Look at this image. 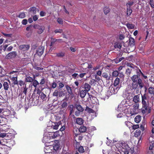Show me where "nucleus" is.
Wrapping results in <instances>:
<instances>
[{"label": "nucleus", "mask_w": 154, "mask_h": 154, "mask_svg": "<svg viewBox=\"0 0 154 154\" xmlns=\"http://www.w3.org/2000/svg\"><path fill=\"white\" fill-rule=\"evenodd\" d=\"M103 11L105 14H107L110 11V9L109 7L106 6L103 8Z\"/></svg>", "instance_id": "nucleus-30"}, {"label": "nucleus", "mask_w": 154, "mask_h": 154, "mask_svg": "<svg viewBox=\"0 0 154 154\" xmlns=\"http://www.w3.org/2000/svg\"><path fill=\"white\" fill-rule=\"evenodd\" d=\"M60 143H55L53 145V146L51 147H53V148L54 150H58L60 147Z\"/></svg>", "instance_id": "nucleus-19"}, {"label": "nucleus", "mask_w": 154, "mask_h": 154, "mask_svg": "<svg viewBox=\"0 0 154 154\" xmlns=\"http://www.w3.org/2000/svg\"><path fill=\"white\" fill-rule=\"evenodd\" d=\"M86 73L85 72L80 73L77 76V78H82L84 77V76L86 75Z\"/></svg>", "instance_id": "nucleus-45"}, {"label": "nucleus", "mask_w": 154, "mask_h": 154, "mask_svg": "<svg viewBox=\"0 0 154 154\" xmlns=\"http://www.w3.org/2000/svg\"><path fill=\"white\" fill-rule=\"evenodd\" d=\"M125 125L128 127L129 128H130V126L132 124L129 121H126L125 122Z\"/></svg>", "instance_id": "nucleus-46"}, {"label": "nucleus", "mask_w": 154, "mask_h": 154, "mask_svg": "<svg viewBox=\"0 0 154 154\" xmlns=\"http://www.w3.org/2000/svg\"><path fill=\"white\" fill-rule=\"evenodd\" d=\"M59 95V92L57 90H55L53 93V95L54 96H58Z\"/></svg>", "instance_id": "nucleus-54"}, {"label": "nucleus", "mask_w": 154, "mask_h": 154, "mask_svg": "<svg viewBox=\"0 0 154 154\" xmlns=\"http://www.w3.org/2000/svg\"><path fill=\"white\" fill-rule=\"evenodd\" d=\"M0 73L2 75V76L5 75V70L3 68L0 69Z\"/></svg>", "instance_id": "nucleus-47"}, {"label": "nucleus", "mask_w": 154, "mask_h": 154, "mask_svg": "<svg viewBox=\"0 0 154 154\" xmlns=\"http://www.w3.org/2000/svg\"><path fill=\"white\" fill-rule=\"evenodd\" d=\"M154 148V142L152 143V145L150 144L149 147V150L148 151L147 154H153V148Z\"/></svg>", "instance_id": "nucleus-15"}, {"label": "nucleus", "mask_w": 154, "mask_h": 154, "mask_svg": "<svg viewBox=\"0 0 154 154\" xmlns=\"http://www.w3.org/2000/svg\"><path fill=\"white\" fill-rule=\"evenodd\" d=\"M58 132H50L47 134L46 136H44L42 141L43 143H47L49 141L48 140L54 139L59 136Z\"/></svg>", "instance_id": "nucleus-3"}, {"label": "nucleus", "mask_w": 154, "mask_h": 154, "mask_svg": "<svg viewBox=\"0 0 154 154\" xmlns=\"http://www.w3.org/2000/svg\"><path fill=\"white\" fill-rule=\"evenodd\" d=\"M33 68L36 70H43V68L42 67H38L36 66H34Z\"/></svg>", "instance_id": "nucleus-62"}, {"label": "nucleus", "mask_w": 154, "mask_h": 154, "mask_svg": "<svg viewBox=\"0 0 154 154\" xmlns=\"http://www.w3.org/2000/svg\"><path fill=\"white\" fill-rule=\"evenodd\" d=\"M131 126H132V129L133 130H135L139 128V125L138 124L133 125H131Z\"/></svg>", "instance_id": "nucleus-50"}, {"label": "nucleus", "mask_w": 154, "mask_h": 154, "mask_svg": "<svg viewBox=\"0 0 154 154\" xmlns=\"http://www.w3.org/2000/svg\"><path fill=\"white\" fill-rule=\"evenodd\" d=\"M50 147L49 146H46L44 149V151L45 153H50L51 152V150L50 149Z\"/></svg>", "instance_id": "nucleus-23"}, {"label": "nucleus", "mask_w": 154, "mask_h": 154, "mask_svg": "<svg viewBox=\"0 0 154 154\" xmlns=\"http://www.w3.org/2000/svg\"><path fill=\"white\" fill-rule=\"evenodd\" d=\"M87 92H88L84 90H80V96L82 98H84L86 95Z\"/></svg>", "instance_id": "nucleus-14"}, {"label": "nucleus", "mask_w": 154, "mask_h": 154, "mask_svg": "<svg viewBox=\"0 0 154 154\" xmlns=\"http://www.w3.org/2000/svg\"><path fill=\"white\" fill-rule=\"evenodd\" d=\"M87 130V128L86 126L82 125L79 128V131L80 133L85 132Z\"/></svg>", "instance_id": "nucleus-17"}, {"label": "nucleus", "mask_w": 154, "mask_h": 154, "mask_svg": "<svg viewBox=\"0 0 154 154\" xmlns=\"http://www.w3.org/2000/svg\"><path fill=\"white\" fill-rule=\"evenodd\" d=\"M46 14V13L43 11H41L40 13V15L41 17H44L45 16Z\"/></svg>", "instance_id": "nucleus-59"}, {"label": "nucleus", "mask_w": 154, "mask_h": 154, "mask_svg": "<svg viewBox=\"0 0 154 154\" xmlns=\"http://www.w3.org/2000/svg\"><path fill=\"white\" fill-rule=\"evenodd\" d=\"M61 124L60 122H59L57 123H54V125H52L51 126V127L52 128L54 129L57 130L58 129V128L59 125H60Z\"/></svg>", "instance_id": "nucleus-21"}, {"label": "nucleus", "mask_w": 154, "mask_h": 154, "mask_svg": "<svg viewBox=\"0 0 154 154\" xmlns=\"http://www.w3.org/2000/svg\"><path fill=\"white\" fill-rule=\"evenodd\" d=\"M77 124L80 125H82L84 122V120L80 118H78L76 119Z\"/></svg>", "instance_id": "nucleus-18"}, {"label": "nucleus", "mask_w": 154, "mask_h": 154, "mask_svg": "<svg viewBox=\"0 0 154 154\" xmlns=\"http://www.w3.org/2000/svg\"><path fill=\"white\" fill-rule=\"evenodd\" d=\"M54 32L55 33H61L63 32V30L61 29H57L55 30Z\"/></svg>", "instance_id": "nucleus-52"}, {"label": "nucleus", "mask_w": 154, "mask_h": 154, "mask_svg": "<svg viewBox=\"0 0 154 154\" xmlns=\"http://www.w3.org/2000/svg\"><path fill=\"white\" fill-rule=\"evenodd\" d=\"M87 94L89 96V98L92 101V103H93V104H95V101H92V100H95L96 99H97L95 97L93 96L92 95L90 94L89 93H88Z\"/></svg>", "instance_id": "nucleus-24"}, {"label": "nucleus", "mask_w": 154, "mask_h": 154, "mask_svg": "<svg viewBox=\"0 0 154 154\" xmlns=\"http://www.w3.org/2000/svg\"><path fill=\"white\" fill-rule=\"evenodd\" d=\"M140 99H139V96L138 95H136L135 96L133 99V101L135 103H138Z\"/></svg>", "instance_id": "nucleus-27"}, {"label": "nucleus", "mask_w": 154, "mask_h": 154, "mask_svg": "<svg viewBox=\"0 0 154 154\" xmlns=\"http://www.w3.org/2000/svg\"><path fill=\"white\" fill-rule=\"evenodd\" d=\"M75 141L76 142L75 143V146L76 147L77 149H78L79 147L80 146V143L79 142H78L76 140H75Z\"/></svg>", "instance_id": "nucleus-53"}, {"label": "nucleus", "mask_w": 154, "mask_h": 154, "mask_svg": "<svg viewBox=\"0 0 154 154\" xmlns=\"http://www.w3.org/2000/svg\"><path fill=\"white\" fill-rule=\"evenodd\" d=\"M58 85H59V86H58V88L59 89H61V88H63L64 86V85L63 84V83L61 82Z\"/></svg>", "instance_id": "nucleus-60"}, {"label": "nucleus", "mask_w": 154, "mask_h": 154, "mask_svg": "<svg viewBox=\"0 0 154 154\" xmlns=\"http://www.w3.org/2000/svg\"><path fill=\"white\" fill-rule=\"evenodd\" d=\"M45 79L44 77H42V79L41 80V81L39 83V84L42 85H43L45 84Z\"/></svg>", "instance_id": "nucleus-41"}, {"label": "nucleus", "mask_w": 154, "mask_h": 154, "mask_svg": "<svg viewBox=\"0 0 154 154\" xmlns=\"http://www.w3.org/2000/svg\"><path fill=\"white\" fill-rule=\"evenodd\" d=\"M17 56V52L13 51L9 53L5 57L7 59H11L15 58Z\"/></svg>", "instance_id": "nucleus-6"}, {"label": "nucleus", "mask_w": 154, "mask_h": 154, "mask_svg": "<svg viewBox=\"0 0 154 154\" xmlns=\"http://www.w3.org/2000/svg\"><path fill=\"white\" fill-rule=\"evenodd\" d=\"M40 97L43 100H46V95L44 93L41 92L40 95Z\"/></svg>", "instance_id": "nucleus-40"}, {"label": "nucleus", "mask_w": 154, "mask_h": 154, "mask_svg": "<svg viewBox=\"0 0 154 154\" xmlns=\"http://www.w3.org/2000/svg\"><path fill=\"white\" fill-rule=\"evenodd\" d=\"M141 120V117L140 115L136 116L134 118V121L137 123H139Z\"/></svg>", "instance_id": "nucleus-26"}, {"label": "nucleus", "mask_w": 154, "mask_h": 154, "mask_svg": "<svg viewBox=\"0 0 154 154\" xmlns=\"http://www.w3.org/2000/svg\"><path fill=\"white\" fill-rule=\"evenodd\" d=\"M149 4L152 8H154V5L153 3V0H150Z\"/></svg>", "instance_id": "nucleus-64"}, {"label": "nucleus", "mask_w": 154, "mask_h": 154, "mask_svg": "<svg viewBox=\"0 0 154 154\" xmlns=\"http://www.w3.org/2000/svg\"><path fill=\"white\" fill-rule=\"evenodd\" d=\"M37 9L35 7H30L29 9V12L30 13H32L33 14H36Z\"/></svg>", "instance_id": "nucleus-20"}, {"label": "nucleus", "mask_w": 154, "mask_h": 154, "mask_svg": "<svg viewBox=\"0 0 154 154\" xmlns=\"http://www.w3.org/2000/svg\"><path fill=\"white\" fill-rule=\"evenodd\" d=\"M22 24L23 25H26L27 23V20L26 19H25L22 20Z\"/></svg>", "instance_id": "nucleus-61"}, {"label": "nucleus", "mask_w": 154, "mask_h": 154, "mask_svg": "<svg viewBox=\"0 0 154 154\" xmlns=\"http://www.w3.org/2000/svg\"><path fill=\"white\" fill-rule=\"evenodd\" d=\"M149 93L151 94L154 95V88L152 87H150L148 88Z\"/></svg>", "instance_id": "nucleus-34"}, {"label": "nucleus", "mask_w": 154, "mask_h": 154, "mask_svg": "<svg viewBox=\"0 0 154 154\" xmlns=\"http://www.w3.org/2000/svg\"><path fill=\"white\" fill-rule=\"evenodd\" d=\"M96 82V80L94 79H91L89 82V84L92 85L93 84H95V83Z\"/></svg>", "instance_id": "nucleus-57"}, {"label": "nucleus", "mask_w": 154, "mask_h": 154, "mask_svg": "<svg viewBox=\"0 0 154 154\" xmlns=\"http://www.w3.org/2000/svg\"><path fill=\"white\" fill-rule=\"evenodd\" d=\"M126 26L128 29H134L135 26L134 24L129 23H127L126 24Z\"/></svg>", "instance_id": "nucleus-29"}, {"label": "nucleus", "mask_w": 154, "mask_h": 154, "mask_svg": "<svg viewBox=\"0 0 154 154\" xmlns=\"http://www.w3.org/2000/svg\"><path fill=\"white\" fill-rule=\"evenodd\" d=\"M4 90L5 92H6L9 88V84L7 82H4L3 84Z\"/></svg>", "instance_id": "nucleus-16"}, {"label": "nucleus", "mask_w": 154, "mask_h": 154, "mask_svg": "<svg viewBox=\"0 0 154 154\" xmlns=\"http://www.w3.org/2000/svg\"><path fill=\"white\" fill-rule=\"evenodd\" d=\"M141 131L139 129L137 130L134 133V136L135 137H137L140 136L141 134Z\"/></svg>", "instance_id": "nucleus-31"}, {"label": "nucleus", "mask_w": 154, "mask_h": 154, "mask_svg": "<svg viewBox=\"0 0 154 154\" xmlns=\"http://www.w3.org/2000/svg\"><path fill=\"white\" fill-rule=\"evenodd\" d=\"M67 106V103L66 102H64L61 105L62 107L64 108L66 107Z\"/></svg>", "instance_id": "nucleus-56"}, {"label": "nucleus", "mask_w": 154, "mask_h": 154, "mask_svg": "<svg viewBox=\"0 0 154 154\" xmlns=\"http://www.w3.org/2000/svg\"><path fill=\"white\" fill-rule=\"evenodd\" d=\"M69 109L70 110V114L71 115L74 112L73 108L74 106L72 105H70L69 106Z\"/></svg>", "instance_id": "nucleus-37"}, {"label": "nucleus", "mask_w": 154, "mask_h": 154, "mask_svg": "<svg viewBox=\"0 0 154 154\" xmlns=\"http://www.w3.org/2000/svg\"><path fill=\"white\" fill-rule=\"evenodd\" d=\"M65 87L66 91L68 94L66 96V99H69V97H70L71 99H72L73 97L74 94L72 92L71 87L69 85H66Z\"/></svg>", "instance_id": "nucleus-5"}, {"label": "nucleus", "mask_w": 154, "mask_h": 154, "mask_svg": "<svg viewBox=\"0 0 154 154\" xmlns=\"http://www.w3.org/2000/svg\"><path fill=\"white\" fill-rule=\"evenodd\" d=\"M103 76L107 80H109L110 79V77L108 76V74L106 72H104L103 74Z\"/></svg>", "instance_id": "nucleus-43"}, {"label": "nucleus", "mask_w": 154, "mask_h": 154, "mask_svg": "<svg viewBox=\"0 0 154 154\" xmlns=\"http://www.w3.org/2000/svg\"><path fill=\"white\" fill-rule=\"evenodd\" d=\"M91 88V85L88 83H85L84 84L83 88L85 89V90L87 91V92L89 91Z\"/></svg>", "instance_id": "nucleus-13"}, {"label": "nucleus", "mask_w": 154, "mask_h": 154, "mask_svg": "<svg viewBox=\"0 0 154 154\" xmlns=\"http://www.w3.org/2000/svg\"><path fill=\"white\" fill-rule=\"evenodd\" d=\"M119 73L117 71H113L112 73V75L113 76H115V77L117 76L118 75Z\"/></svg>", "instance_id": "nucleus-51"}, {"label": "nucleus", "mask_w": 154, "mask_h": 154, "mask_svg": "<svg viewBox=\"0 0 154 154\" xmlns=\"http://www.w3.org/2000/svg\"><path fill=\"white\" fill-rule=\"evenodd\" d=\"M85 111L89 113H95V111L93 109L87 106L85 109Z\"/></svg>", "instance_id": "nucleus-22"}, {"label": "nucleus", "mask_w": 154, "mask_h": 154, "mask_svg": "<svg viewBox=\"0 0 154 154\" xmlns=\"http://www.w3.org/2000/svg\"><path fill=\"white\" fill-rule=\"evenodd\" d=\"M58 23L60 24H63V21L62 19L60 18H59L57 19V20Z\"/></svg>", "instance_id": "nucleus-55"}, {"label": "nucleus", "mask_w": 154, "mask_h": 154, "mask_svg": "<svg viewBox=\"0 0 154 154\" xmlns=\"http://www.w3.org/2000/svg\"><path fill=\"white\" fill-rule=\"evenodd\" d=\"M12 79L13 82V84L14 85L18 84V82L17 81V76L16 77H14L12 78Z\"/></svg>", "instance_id": "nucleus-33"}, {"label": "nucleus", "mask_w": 154, "mask_h": 154, "mask_svg": "<svg viewBox=\"0 0 154 154\" xmlns=\"http://www.w3.org/2000/svg\"><path fill=\"white\" fill-rule=\"evenodd\" d=\"M126 65L134 69V68H136V66L134 65L131 62L127 63H126Z\"/></svg>", "instance_id": "nucleus-36"}, {"label": "nucleus", "mask_w": 154, "mask_h": 154, "mask_svg": "<svg viewBox=\"0 0 154 154\" xmlns=\"http://www.w3.org/2000/svg\"><path fill=\"white\" fill-rule=\"evenodd\" d=\"M65 53L63 52H60L56 54V56L57 57H63L65 56Z\"/></svg>", "instance_id": "nucleus-39"}, {"label": "nucleus", "mask_w": 154, "mask_h": 154, "mask_svg": "<svg viewBox=\"0 0 154 154\" xmlns=\"http://www.w3.org/2000/svg\"><path fill=\"white\" fill-rule=\"evenodd\" d=\"M139 105L138 103H135L133 105L132 107L133 109H132L131 112H133V114H136V112H134V110H137L138 109Z\"/></svg>", "instance_id": "nucleus-12"}, {"label": "nucleus", "mask_w": 154, "mask_h": 154, "mask_svg": "<svg viewBox=\"0 0 154 154\" xmlns=\"http://www.w3.org/2000/svg\"><path fill=\"white\" fill-rule=\"evenodd\" d=\"M129 43L130 46H134L135 44L134 39L132 37H130L129 39Z\"/></svg>", "instance_id": "nucleus-28"}, {"label": "nucleus", "mask_w": 154, "mask_h": 154, "mask_svg": "<svg viewBox=\"0 0 154 154\" xmlns=\"http://www.w3.org/2000/svg\"><path fill=\"white\" fill-rule=\"evenodd\" d=\"M44 50V48L43 47H40L37 49L36 54L39 56L40 57L43 54Z\"/></svg>", "instance_id": "nucleus-9"}, {"label": "nucleus", "mask_w": 154, "mask_h": 154, "mask_svg": "<svg viewBox=\"0 0 154 154\" xmlns=\"http://www.w3.org/2000/svg\"><path fill=\"white\" fill-rule=\"evenodd\" d=\"M114 47L115 48H118L120 49L122 47V45L120 44L117 43L115 44Z\"/></svg>", "instance_id": "nucleus-49"}, {"label": "nucleus", "mask_w": 154, "mask_h": 154, "mask_svg": "<svg viewBox=\"0 0 154 154\" xmlns=\"http://www.w3.org/2000/svg\"><path fill=\"white\" fill-rule=\"evenodd\" d=\"M134 2H131L127 3L126 4L127 8H131V6L133 5Z\"/></svg>", "instance_id": "nucleus-48"}, {"label": "nucleus", "mask_w": 154, "mask_h": 154, "mask_svg": "<svg viewBox=\"0 0 154 154\" xmlns=\"http://www.w3.org/2000/svg\"><path fill=\"white\" fill-rule=\"evenodd\" d=\"M30 48V46L29 45H20L19 48L20 50H23V51L28 50Z\"/></svg>", "instance_id": "nucleus-11"}, {"label": "nucleus", "mask_w": 154, "mask_h": 154, "mask_svg": "<svg viewBox=\"0 0 154 154\" xmlns=\"http://www.w3.org/2000/svg\"><path fill=\"white\" fill-rule=\"evenodd\" d=\"M132 10L131 8H127V15L128 16H130L132 13Z\"/></svg>", "instance_id": "nucleus-32"}, {"label": "nucleus", "mask_w": 154, "mask_h": 154, "mask_svg": "<svg viewBox=\"0 0 154 154\" xmlns=\"http://www.w3.org/2000/svg\"><path fill=\"white\" fill-rule=\"evenodd\" d=\"M78 149V151L80 153H82L85 152L83 146H80Z\"/></svg>", "instance_id": "nucleus-42"}, {"label": "nucleus", "mask_w": 154, "mask_h": 154, "mask_svg": "<svg viewBox=\"0 0 154 154\" xmlns=\"http://www.w3.org/2000/svg\"><path fill=\"white\" fill-rule=\"evenodd\" d=\"M33 81L32 77L29 76H26L25 81L26 82H32Z\"/></svg>", "instance_id": "nucleus-25"}, {"label": "nucleus", "mask_w": 154, "mask_h": 154, "mask_svg": "<svg viewBox=\"0 0 154 154\" xmlns=\"http://www.w3.org/2000/svg\"><path fill=\"white\" fill-rule=\"evenodd\" d=\"M120 79L118 78H116L115 80L113 85L114 88H113L114 89H116V90H118L120 88V86L119 85V83L120 82Z\"/></svg>", "instance_id": "nucleus-8"}, {"label": "nucleus", "mask_w": 154, "mask_h": 154, "mask_svg": "<svg viewBox=\"0 0 154 154\" xmlns=\"http://www.w3.org/2000/svg\"><path fill=\"white\" fill-rule=\"evenodd\" d=\"M34 27L38 29L37 33L39 34H42L45 29V27L44 26H40L38 25L34 26Z\"/></svg>", "instance_id": "nucleus-10"}, {"label": "nucleus", "mask_w": 154, "mask_h": 154, "mask_svg": "<svg viewBox=\"0 0 154 154\" xmlns=\"http://www.w3.org/2000/svg\"><path fill=\"white\" fill-rule=\"evenodd\" d=\"M39 84V83L36 80H35L33 81L32 85L35 88H37V85Z\"/></svg>", "instance_id": "nucleus-35"}, {"label": "nucleus", "mask_w": 154, "mask_h": 154, "mask_svg": "<svg viewBox=\"0 0 154 154\" xmlns=\"http://www.w3.org/2000/svg\"><path fill=\"white\" fill-rule=\"evenodd\" d=\"M56 41H57V39L55 38H51L50 46L53 45Z\"/></svg>", "instance_id": "nucleus-44"}, {"label": "nucleus", "mask_w": 154, "mask_h": 154, "mask_svg": "<svg viewBox=\"0 0 154 154\" xmlns=\"http://www.w3.org/2000/svg\"><path fill=\"white\" fill-rule=\"evenodd\" d=\"M74 108L77 110V111L75 112V115L76 116H79L81 114V113L84 110V108L79 104H75Z\"/></svg>", "instance_id": "nucleus-4"}, {"label": "nucleus", "mask_w": 154, "mask_h": 154, "mask_svg": "<svg viewBox=\"0 0 154 154\" xmlns=\"http://www.w3.org/2000/svg\"><path fill=\"white\" fill-rule=\"evenodd\" d=\"M18 83L20 86H22L25 84V82L22 80H20L18 81Z\"/></svg>", "instance_id": "nucleus-58"}, {"label": "nucleus", "mask_w": 154, "mask_h": 154, "mask_svg": "<svg viewBox=\"0 0 154 154\" xmlns=\"http://www.w3.org/2000/svg\"><path fill=\"white\" fill-rule=\"evenodd\" d=\"M136 70V75H134L131 78L132 83L131 87L132 90L136 89H141L144 86V83L142 80L140 78V75H143L141 70L137 66L134 69Z\"/></svg>", "instance_id": "nucleus-1"}, {"label": "nucleus", "mask_w": 154, "mask_h": 154, "mask_svg": "<svg viewBox=\"0 0 154 154\" xmlns=\"http://www.w3.org/2000/svg\"><path fill=\"white\" fill-rule=\"evenodd\" d=\"M25 13L24 12H22L20 13L17 17L20 18H23L25 17Z\"/></svg>", "instance_id": "nucleus-38"}, {"label": "nucleus", "mask_w": 154, "mask_h": 154, "mask_svg": "<svg viewBox=\"0 0 154 154\" xmlns=\"http://www.w3.org/2000/svg\"><path fill=\"white\" fill-rule=\"evenodd\" d=\"M120 146L122 149L124 150V151L125 152V154H128L129 153L128 150L129 148L128 145L125 142H122L120 143Z\"/></svg>", "instance_id": "nucleus-7"}, {"label": "nucleus", "mask_w": 154, "mask_h": 154, "mask_svg": "<svg viewBox=\"0 0 154 154\" xmlns=\"http://www.w3.org/2000/svg\"><path fill=\"white\" fill-rule=\"evenodd\" d=\"M142 98V108L141 112L143 114H148L150 113L151 109L149 106V97L147 94L145 93L143 95L141 94Z\"/></svg>", "instance_id": "nucleus-2"}, {"label": "nucleus", "mask_w": 154, "mask_h": 154, "mask_svg": "<svg viewBox=\"0 0 154 154\" xmlns=\"http://www.w3.org/2000/svg\"><path fill=\"white\" fill-rule=\"evenodd\" d=\"M51 85V87L52 88H55L57 86V83L55 82L54 81L52 83Z\"/></svg>", "instance_id": "nucleus-63"}]
</instances>
